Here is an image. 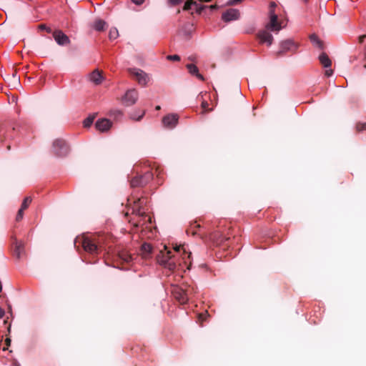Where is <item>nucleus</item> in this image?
Segmentation results:
<instances>
[{"label":"nucleus","mask_w":366,"mask_h":366,"mask_svg":"<svg viewBox=\"0 0 366 366\" xmlns=\"http://www.w3.org/2000/svg\"><path fill=\"white\" fill-rule=\"evenodd\" d=\"M210 9L213 10V9H215L217 8V4H213V5H211L209 6Z\"/></svg>","instance_id":"48"},{"label":"nucleus","mask_w":366,"mask_h":366,"mask_svg":"<svg viewBox=\"0 0 366 366\" xmlns=\"http://www.w3.org/2000/svg\"><path fill=\"white\" fill-rule=\"evenodd\" d=\"M229 238H227V237H222L220 240H219V244L222 243L224 241H227L229 240Z\"/></svg>","instance_id":"47"},{"label":"nucleus","mask_w":366,"mask_h":366,"mask_svg":"<svg viewBox=\"0 0 366 366\" xmlns=\"http://www.w3.org/2000/svg\"><path fill=\"white\" fill-rule=\"evenodd\" d=\"M117 112H118V114H119V115H122L121 112L118 111Z\"/></svg>","instance_id":"56"},{"label":"nucleus","mask_w":366,"mask_h":366,"mask_svg":"<svg viewBox=\"0 0 366 366\" xmlns=\"http://www.w3.org/2000/svg\"><path fill=\"white\" fill-rule=\"evenodd\" d=\"M53 36L59 45L64 46L70 44L69 38L61 30H56L53 33Z\"/></svg>","instance_id":"10"},{"label":"nucleus","mask_w":366,"mask_h":366,"mask_svg":"<svg viewBox=\"0 0 366 366\" xmlns=\"http://www.w3.org/2000/svg\"><path fill=\"white\" fill-rule=\"evenodd\" d=\"M51 152L56 157H65L69 152V147L65 140L56 139L53 142Z\"/></svg>","instance_id":"2"},{"label":"nucleus","mask_w":366,"mask_h":366,"mask_svg":"<svg viewBox=\"0 0 366 366\" xmlns=\"http://www.w3.org/2000/svg\"><path fill=\"white\" fill-rule=\"evenodd\" d=\"M7 322H8L7 320H4V325H6V324H7Z\"/></svg>","instance_id":"53"},{"label":"nucleus","mask_w":366,"mask_h":366,"mask_svg":"<svg viewBox=\"0 0 366 366\" xmlns=\"http://www.w3.org/2000/svg\"><path fill=\"white\" fill-rule=\"evenodd\" d=\"M192 6H197V3L194 0H187L183 7V10L188 11Z\"/></svg>","instance_id":"30"},{"label":"nucleus","mask_w":366,"mask_h":366,"mask_svg":"<svg viewBox=\"0 0 366 366\" xmlns=\"http://www.w3.org/2000/svg\"><path fill=\"white\" fill-rule=\"evenodd\" d=\"M257 38L261 44L266 43L267 46H270L272 44L273 36L267 31H262L259 32Z\"/></svg>","instance_id":"12"},{"label":"nucleus","mask_w":366,"mask_h":366,"mask_svg":"<svg viewBox=\"0 0 366 366\" xmlns=\"http://www.w3.org/2000/svg\"><path fill=\"white\" fill-rule=\"evenodd\" d=\"M95 119V114L91 115L84 119L83 124L85 128L89 127Z\"/></svg>","instance_id":"27"},{"label":"nucleus","mask_w":366,"mask_h":366,"mask_svg":"<svg viewBox=\"0 0 366 366\" xmlns=\"http://www.w3.org/2000/svg\"><path fill=\"white\" fill-rule=\"evenodd\" d=\"M276 4L274 2H271L270 4H269V11L271 9H272L273 11H274V8L276 7Z\"/></svg>","instance_id":"45"},{"label":"nucleus","mask_w":366,"mask_h":366,"mask_svg":"<svg viewBox=\"0 0 366 366\" xmlns=\"http://www.w3.org/2000/svg\"><path fill=\"white\" fill-rule=\"evenodd\" d=\"M179 116L176 114L166 115L162 119V124L165 128L173 129L178 123Z\"/></svg>","instance_id":"8"},{"label":"nucleus","mask_w":366,"mask_h":366,"mask_svg":"<svg viewBox=\"0 0 366 366\" xmlns=\"http://www.w3.org/2000/svg\"><path fill=\"white\" fill-rule=\"evenodd\" d=\"M172 252L169 251L167 252V259H160L158 257V262L163 265L164 267L168 268L169 270L173 271L177 268L176 262L172 260Z\"/></svg>","instance_id":"9"},{"label":"nucleus","mask_w":366,"mask_h":366,"mask_svg":"<svg viewBox=\"0 0 366 366\" xmlns=\"http://www.w3.org/2000/svg\"><path fill=\"white\" fill-rule=\"evenodd\" d=\"M152 246L149 243H144L141 247L142 254L144 258H148L152 252Z\"/></svg>","instance_id":"20"},{"label":"nucleus","mask_w":366,"mask_h":366,"mask_svg":"<svg viewBox=\"0 0 366 366\" xmlns=\"http://www.w3.org/2000/svg\"><path fill=\"white\" fill-rule=\"evenodd\" d=\"M293 46H294V43L291 40H286V41H282L280 44V49L277 53V56H282L283 54H285L287 51H290Z\"/></svg>","instance_id":"16"},{"label":"nucleus","mask_w":366,"mask_h":366,"mask_svg":"<svg viewBox=\"0 0 366 366\" xmlns=\"http://www.w3.org/2000/svg\"><path fill=\"white\" fill-rule=\"evenodd\" d=\"M201 106H202V109L204 110V112H209V111H212V109H207V107H208V103H207V102H206V101H203V102H202V105H201Z\"/></svg>","instance_id":"37"},{"label":"nucleus","mask_w":366,"mask_h":366,"mask_svg":"<svg viewBox=\"0 0 366 366\" xmlns=\"http://www.w3.org/2000/svg\"><path fill=\"white\" fill-rule=\"evenodd\" d=\"M102 72L99 71L98 69L94 70L89 74V79L92 82L95 84L96 85L100 84L103 81Z\"/></svg>","instance_id":"15"},{"label":"nucleus","mask_w":366,"mask_h":366,"mask_svg":"<svg viewBox=\"0 0 366 366\" xmlns=\"http://www.w3.org/2000/svg\"><path fill=\"white\" fill-rule=\"evenodd\" d=\"M15 130H16L15 127H13L9 131L4 132L2 139H1V141L4 142L8 139H13L14 138V133Z\"/></svg>","instance_id":"24"},{"label":"nucleus","mask_w":366,"mask_h":366,"mask_svg":"<svg viewBox=\"0 0 366 366\" xmlns=\"http://www.w3.org/2000/svg\"><path fill=\"white\" fill-rule=\"evenodd\" d=\"M196 6V12L198 14H201L202 11L207 7L206 6H201L197 4Z\"/></svg>","instance_id":"38"},{"label":"nucleus","mask_w":366,"mask_h":366,"mask_svg":"<svg viewBox=\"0 0 366 366\" xmlns=\"http://www.w3.org/2000/svg\"><path fill=\"white\" fill-rule=\"evenodd\" d=\"M116 256L120 260H122L124 262L129 263L132 260V255L128 252L127 250L124 249H118L116 251Z\"/></svg>","instance_id":"14"},{"label":"nucleus","mask_w":366,"mask_h":366,"mask_svg":"<svg viewBox=\"0 0 366 366\" xmlns=\"http://www.w3.org/2000/svg\"><path fill=\"white\" fill-rule=\"evenodd\" d=\"M132 1L137 5H141L144 0H132Z\"/></svg>","instance_id":"44"},{"label":"nucleus","mask_w":366,"mask_h":366,"mask_svg":"<svg viewBox=\"0 0 366 366\" xmlns=\"http://www.w3.org/2000/svg\"><path fill=\"white\" fill-rule=\"evenodd\" d=\"M107 23L102 19H96L93 24V28L97 31H104L106 29Z\"/></svg>","instance_id":"22"},{"label":"nucleus","mask_w":366,"mask_h":366,"mask_svg":"<svg viewBox=\"0 0 366 366\" xmlns=\"http://www.w3.org/2000/svg\"><path fill=\"white\" fill-rule=\"evenodd\" d=\"M319 60L321 63V64L325 67V68H328L331 66L332 64V61L330 59L329 56H327V54L325 52H322L320 56H319Z\"/></svg>","instance_id":"21"},{"label":"nucleus","mask_w":366,"mask_h":366,"mask_svg":"<svg viewBox=\"0 0 366 366\" xmlns=\"http://www.w3.org/2000/svg\"><path fill=\"white\" fill-rule=\"evenodd\" d=\"M5 312L4 310L0 307V319L4 316Z\"/></svg>","instance_id":"46"},{"label":"nucleus","mask_w":366,"mask_h":366,"mask_svg":"<svg viewBox=\"0 0 366 366\" xmlns=\"http://www.w3.org/2000/svg\"><path fill=\"white\" fill-rule=\"evenodd\" d=\"M156 109H157V110L160 109V107H159V106H157V107H156Z\"/></svg>","instance_id":"54"},{"label":"nucleus","mask_w":366,"mask_h":366,"mask_svg":"<svg viewBox=\"0 0 366 366\" xmlns=\"http://www.w3.org/2000/svg\"><path fill=\"white\" fill-rule=\"evenodd\" d=\"M167 59L170 61H179L180 56L179 55L174 54V55H168L167 56Z\"/></svg>","instance_id":"36"},{"label":"nucleus","mask_w":366,"mask_h":366,"mask_svg":"<svg viewBox=\"0 0 366 366\" xmlns=\"http://www.w3.org/2000/svg\"><path fill=\"white\" fill-rule=\"evenodd\" d=\"M31 198L30 197H26V198H24V199L23 200V202L21 205V208L26 210L29 206L30 205V204L31 203Z\"/></svg>","instance_id":"31"},{"label":"nucleus","mask_w":366,"mask_h":366,"mask_svg":"<svg viewBox=\"0 0 366 366\" xmlns=\"http://www.w3.org/2000/svg\"><path fill=\"white\" fill-rule=\"evenodd\" d=\"M269 19L270 20L267 25V28L273 31H280L281 29V26L278 21V16L272 9L269 11Z\"/></svg>","instance_id":"7"},{"label":"nucleus","mask_w":366,"mask_h":366,"mask_svg":"<svg viewBox=\"0 0 366 366\" xmlns=\"http://www.w3.org/2000/svg\"><path fill=\"white\" fill-rule=\"evenodd\" d=\"M138 99V92L136 89L128 90L122 99L124 105L129 107L134 104Z\"/></svg>","instance_id":"5"},{"label":"nucleus","mask_w":366,"mask_h":366,"mask_svg":"<svg viewBox=\"0 0 366 366\" xmlns=\"http://www.w3.org/2000/svg\"><path fill=\"white\" fill-rule=\"evenodd\" d=\"M186 67L188 69L189 74L192 75H195L201 81H204V76L199 73V69L194 64H188L186 65Z\"/></svg>","instance_id":"18"},{"label":"nucleus","mask_w":366,"mask_h":366,"mask_svg":"<svg viewBox=\"0 0 366 366\" xmlns=\"http://www.w3.org/2000/svg\"><path fill=\"white\" fill-rule=\"evenodd\" d=\"M366 40V34L359 36V43L362 44Z\"/></svg>","instance_id":"42"},{"label":"nucleus","mask_w":366,"mask_h":366,"mask_svg":"<svg viewBox=\"0 0 366 366\" xmlns=\"http://www.w3.org/2000/svg\"><path fill=\"white\" fill-rule=\"evenodd\" d=\"M174 297L180 303L185 304L188 302L187 296L182 286H174L172 290Z\"/></svg>","instance_id":"6"},{"label":"nucleus","mask_w":366,"mask_h":366,"mask_svg":"<svg viewBox=\"0 0 366 366\" xmlns=\"http://www.w3.org/2000/svg\"><path fill=\"white\" fill-rule=\"evenodd\" d=\"M111 126L112 122L108 119H99L95 124L97 129L102 132H107Z\"/></svg>","instance_id":"13"},{"label":"nucleus","mask_w":366,"mask_h":366,"mask_svg":"<svg viewBox=\"0 0 366 366\" xmlns=\"http://www.w3.org/2000/svg\"><path fill=\"white\" fill-rule=\"evenodd\" d=\"M199 228H200V224L194 222L191 224L189 229H187V234L191 233L192 235H195L197 234V229Z\"/></svg>","instance_id":"26"},{"label":"nucleus","mask_w":366,"mask_h":366,"mask_svg":"<svg viewBox=\"0 0 366 366\" xmlns=\"http://www.w3.org/2000/svg\"><path fill=\"white\" fill-rule=\"evenodd\" d=\"M128 72L130 75L134 76L139 84L142 86H145L149 80V76L139 69L130 68L128 69Z\"/></svg>","instance_id":"4"},{"label":"nucleus","mask_w":366,"mask_h":366,"mask_svg":"<svg viewBox=\"0 0 366 366\" xmlns=\"http://www.w3.org/2000/svg\"><path fill=\"white\" fill-rule=\"evenodd\" d=\"M182 0H167V4L169 6H175L180 3H182Z\"/></svg>","instance_id":"35"},{"label":"nucleus","mask_w":366,"mask_h":366,"mask_svg":"<svg viewBox=\"0 0 366 366\" xmlns=\"http://www.w3.org/2000/svg\"><path fill=\"white\" fill-rule=\"evenodd\" d=\"M5 345H6V347H3V350H6L8 349V347L10 346V345H11V339L10 338H9V337L6 338Z\"/></svg>","instance_id":"41"},{"label":"nucleus","mask_w":366,"mask_h":366,"mask_svg":"<svg viewBox=\"0 0 366 366\" xmlns=\"http://www.w3.org/2000/svg\"><path fill=\"white\" fill-rule=\"evenodd\" d=\"M184 289L185 290V293L187 296L188 300L189 299L190 296L193 294L196 293V288L194 287H192L190 285H183Z\"/></svg>","instance_id":"25"},{"label":"nucleus","mask_w":366,"mask_h":366,"mask_svg":"<svg viewBox=\"0 0 366 366\" xmlns=\"http://www.w3.org/2000/svg\"><path fill=\"white\" fill-rule=\"evenodd\" d=\"M325 74L327 76H330L332 75L333 71L332 69H327Z\"/></svg>","instance_id":"43"},{"label":"nucleus","mask_w":366,"mask_h":366,"mask_svg":"<svg viewBox=\"0 0 366 366\" xmlns=\"http://www.w3.org/2000/svg\"><path fill=\"white\" fill-rule=\"evenodd\" d=\"M12 366H20V365L17 362H14Z\"/></svg>","instance_id":"51"},{"label":"nucleus","mask_w":366,"mask_h":366,"mask_svg":"<svg viewBox=\"0 0 366 366\" xmlns=\"http://www.w3.org/2000/svg\"><path fill=\"white\" fill-rule=\"evenodd\" d=\"M153 179V174L150 171L146 172L144 174H136L130 179L131 187H143Z\"/></svg>","instance_id":"3"},{"label":"nucleus","mask_w":366,"mask_h":366,"mask_svg":"<svg viewBox=\"0 0 366 366\" xmlns=\"http://www.w3.org/2000/svg\"><path fill=\"white\" fill-rule=\"evenodd\" d=\"M144 115V112L143 111L140 115L138 116V117H136L134 115H132L131 118L133 119H135L136 121H140Z\"/></svg>","instance_id":"40"},{"label":"nucleus","mask_w":366,"mask_h":366,"mask_svg":"<svg viewBox=\"0 0 366 366\" xmlns=\"http://www.w3.org/2000/svg\"><path fill=\"white\" fill-rule=\"evenodd\" d=\"M39 28L41 30H45L48 33H51V28L49 27H47L45 24H40L39 26Z\"/></svg>","instance_id":"39"},{"label":"nucleus","mask_w":366,"mask_h":366,"mask_svg":"<svg viewBox=\"0 0 366 366\" xmlns=\"http://www.w3.org/2000/svg\"><path fill=\"white\" fill-rule=\"evenodd\" d=\"M177 14H179L180 13V10L178 9L177 11Z\"/></svg>","instance_id":"55"},{"label":"nucleus","mask_w":366,"mask_h":366,"mask_svg":"<svg viewBox=\"0 0 366 366\" xmlns=\"http://www.w3.org/2000/svg\"><path fill=\"white\" fill-rule=\"evenodd\" d=\"M134 203L135 204V207L137 208V209H136V211H135L136 214L140 217H147V216L145 214V212L143 211H141V209H140L142 205L143 204L146 203V199L144 197H139L137 199L134 200Z\"/></svg>","instance_id":"17"},{"label":"nucleus","mask_w":366,"mask_h":366,"mask_svg":"<svg viewBox=\"0 0 366 366\" xmlns=\"http://www.w3.org/2000/svg\"><path fill=\"white\" fill-rule=\"evenodd\" d=\"M6 149H7L8 151L11 150V145L8 144L7 147H6Z\"/></svg>","instance_id":"52"},{"label":"nucleus","mask_w":366,"mask_h":366,"mask_svg":"<svg viewBox=\"0 0 366 366\" xmlns=\"http://www.w3.org/2000/svg\"><path fill=\"white\" fill-rule=\"evenodd\" d=\"M239 11L234 9H228L227 11L222 14V19L226 22H229L233 20L239 19Z\"/></svg>","instance_id":"11"},{"label":"nucleus","mask_w":366,"mask_h":366,"mask_svg":"<svg viewBox=\"0 0 366 366\" xmlns=\"http://www.w3.org/2000/svg\"><path fill=\"white\" fill-rule=\"evenodd\" d=\"M310 39L311 42H312L315 46H317L318 48L322 49H323V43L322 41L318 38V36L312 34L310 36Z\"/></svg>","instance_id":"23"},{"label":"nucleus","mask_w":366,"mask_h":366,"mask_svg":"<svg viewBox=\"0 0 366 366\" xmlns=\"http://www.w3.org/2000/svg\"><path fill=\"white\" fill-rule=\"evenodd\" d=\"M174 249L176 251V252H180L181 250H183V254L184 255H186L187 254V258L189 259L191 255H192V253L191 252H187L186 251V249L184 248V245H179V246H177L176 245L174 247Z\"/></svg>","instance_id":"29"},{"label":"nucleus","mask_w":366,"mask_h":366,"mask_svg":"<svg viewBox=\"0 0 366 366\" xmlns=\"http://www.w3.org/2000/svg\"><path fill=\"white\" fill-rule=\"evenodd\" d=\"M7 331H8V334H9L11 332V325L10 324L7 327Z\"/></svg>","instance_id":"50"},{"label":"nucleus","mask_w":366,"mask_h":366,"mask_svg":"<svg viewBox=\"0 0 366 366\" xmlns=\"http://www.w3.org/2000/svg\"><path fill=\"white\" fill-rule=\"evenodd\" d=\"M356 130L357 132H361L366 130V123L358 122L356 124Z\"/></svg>","instance_id":"32"},{"label":"nucleus","mask_w":366,"mask_h":366,"mask_svg":"<svg viewBox=\"0 0 366 366\" xmlns=\"http://www.w3.org/2000/svg\"><path fill=\"white\" fill-rule=\"evenodd\" d=\"M189 60L192 61H194L195 59H196V57L194 56H190L188 57Z\"/></svg>","instance_id":"49"},{"label":"nucleus","mask_w":366,"mask_h":366,"mask_svg":"<svg viewBox=\"0 0 366 366\" xmlns=\"http://www.w3.org/2000/svg\"><path fill=\"white\" fill-rule=\"evenodd\" d=\"M24 211V209H21L20 207V209H19V211L17 212L16 217V222H19V221H21L23 219Z\"/></svg>","instance_id":"34"},{"label":"nucleus","mask_w":366,"mask_h":366,"mask_svg":"<svg viewBox=\"0 0 366 366\" xmlns=\"http://www.w3.org/2000/svg\"><path fill=\"white\" fill-rule=\"evenodd\" d=\"M75 244L81 245L87 253L97 254L102 248L103 237L97 234L82 235L76 239Z\"/></svg>","instance_id":"1"},{"label":"nucleus","mask_w":366,"mask_h":366,"mask_svg":"<svg viewBox=\"0 0 366 366\" xmlns=\"http://www.w3.org/2000/svg\"><path fill=\"white\" fill-rule=\"evenodd\" d=\"M14 253L17 258H20L21 255L24 253V243L21 241H15Z\"/></svg>","instance_id":"19"},{"label":"nucleus","mask_w":366,"mask_h":366,"mask_svg":"<svg viewBox=\"0 0 366 366\" xmlns=\"http://www.w3.org/2000/svg\"><path fill=\"white\" fill-rule=\"evenodd\" d=\"M164 251H159V254L157 256V260L158 261V257H159L160 259H167V252L169 250H167V248L166 246L164 247Z\"/></svg>","instance_id":"33"},{"label":"nucleus","mask_w":366,"mask_h":366,"mask_svg":"<svg viewBox=\"0 0 366 366\" xmlns=\"http://www.w3.org/2000/svg\"><path fill=\"white\" fill-rule=\"evenodd\" d=\"M119 36V31L116 28H112L109 32V38L111 40H114Z\"/></svg>","instance_id":"28"}]
</instances>
